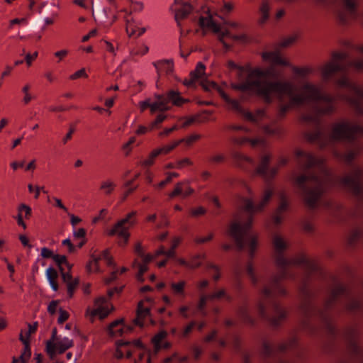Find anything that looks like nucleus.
<instances>
[{
  "label": "nucleus",
  "instance_id": "nucleus-1",
  "mask_svg": "<svg viewBox=\"0 0 363 363\" xmlns=\"http://www.w3.org/2000/svg\"><path fill=\"white\" fill-rule=\"evenodd\" d=\"M272 74V68H255L249 72L244 82L232 84L231 87L241 91H254L256 95L261 97L267 104L272 102L273 94L280 100H282L284 96H289V103L281 104L278 110L277 118L282 119L291 108L298 106V104L291 102V92L295 90V86L288 81L268 80V77Z\"/></svg>",
  "mask_w": 363,
  "mask_h": 363
},
{
  "label": "nucleus",
  "instance_id": "nucleus-2",
  "mask_svg": "<svg viewBox=\"0 0 363 363\" xmlns=\"http://www.w3.org/2000/svg\"><path fill=\"white\" fill-rule=\"evenodd\" d=\"M272 244L275 252L277 254L276 257V264L281 270L279 275L274 276L271 280L269 284L264 287L262 295L264 298L259 302V312L262 317L267 316L265 310V299L284 296L286 294L285 289L279 284V282L287 277L286 270L291 266L304 264V270L308 273L315 271L318 269L315 262L308 261L306 256L303 254L298 255L291 259H286L282 253L287 248L286 242L279 235L273 237Z\"/></svg>",
  "mask_w": 363,
  "mask_h": 363
},
{
  "label": "nucleus",
  "instance_id": "nucleus-3",
  "mask_svg": "<svg viewBox=\"0 0 363 363\" xmlns=\"http://www.w3.org/2000/svg\"><path fill=\"white\" fill-rule=\"evenodd\" d=\"M295 182L303 191L307 206L313 208L325 189L332 185V176L327 169L321 167L319 176L302 174L296 179Z\"/></svg>",
  "mask_w": 363,
  "mask_h": 363
},
{
  "label": "nucleus",
  "instance_id": "nucleus-4",
  "mask_svg": "<svg viewBox=\"0 0 363 363\" xmlns=\"http://www.w3.org/2000/svg\"><path fill=\"white\" fill-rule=\"evenodd\" d=\"M295 89H296L295 88ZM295 91L291 92L292 103L301 106L308 103L324 101L326 105L323 107L317 106V111L322 114H330L333 112L335 107L333 102L335 98L329 94H323L317 85L311 82H306L299 87L296 93H295Z\"/></svg>",
  "mask_w": 363,
  "mask_h": 363
},
{
  "label": "nucleus",
  "instance_id": "nucleus-5",
  "mask_svg": "<svg viewBox=\"0 0 363 363\" xmlns=\"http://www.w3.org/2000/svg\"><path fill=\"white\" fill-rule=\"evenodd\" d=\"M339 87L348 89L347 94H337L336 99L345 101L359 114H363V87L351 81L348 77L343 75L335 81Z\"/></svg>",
  "mask_w": 363,
  "mask_h": 363
},
{
  "label": "nucleus",
  "instance_id": "nucleus-6",
  "mask_svg": "<svg viewBox=\"0 0 363 363\" xmlns=\"http://www.w3.org/2000/svg\"><path fill=\"white\" fill-rule=\"evenodd\" d=\"M252 223V216L250 215L247 222L242 225L238 222L232 223L230 225L228 233L234 239L239 250L243 249L247 241L249 242L250 255L252 257L257 246L258 238L257 235H249Z\"/></svg>",
  "mask_w": 363,
  "mask_h": 363
},
{
  "label": "nucleus",
  "instance_id": "nucleus-7",
  "mask_svg": "<svg viewBox=\"0 0 363 363\" xmlns=\"http://www.w3.org/2000/svg\"><path fill=\"white\" fill-rule=\"evenodd\" d=\"M340 184L359 201H363V169L359 167L340 179Z\"/></svg>",
  "mask_w": 363,
  "mask_h": 363
},
{
  "label": "nucleus",
  "instance_id": "nucleus-8",
  "mask_svg": "<svg viewBox=\"0 0 363 363\" xmlns=\"http://www.w3.org/2000/svg\"><path fill=\"white\" fill-rule=\"evenodd\" d=\"M347 54L344 52H333L331 59L320 67L323 81H329L337 72L347 70L345 60Z\"/></svg>",
  "mask_w": 363,
  "mask_h": 363
},
{
  "label": "nucleus",
  "instance_id": "nucleus-9",
  "mask_svg": "<svg viewBox=\"0 0 363 363\" xmlns=\"http://www.w3.org/2000/svg\"><path fill=\"white\" fill-rule=\"evenodd\" d=\"M341 296H345L348 299V303L346 305L347 311L355 312L361 308V301L352 297L350 289L342 284H338L332 289L329 297L325 301V307L330 308Z\"/></svg>",
  "mask_w": 363,
  "mask_h": 363
},
{
  "label": "nucleus",
  "instance_id": "nucleus-10",
  "mask_svg": "<svg viewBox=\"0 0 363 363\" xmlns=\"http://www.w3.org/2000/svg\"><path fill=\"white\" fill-rule=\"evenodd\" d=\"M363 135V127L350 122L335 123L332 130L331 138L335 140H352Z\"/></svg>",
  "mask_w": 363,
  "mask_h": 363
},
{
  "label": "nucleus",
  "instance_id": "nucleus-11",
  "mask_svg": "<svg viewBox=\"0 0 363 363\" xmlns=\"http://www.w3.org/2000/svg\"><path fill=\"white\" fill-rule=\"evenodd\" d=\"M136 214V211H131L128 213L125 218L118 220L108 233L110 236L117 235L118 237L123 238V241L118 242L121 246H124L128 243L130 238L128 229L135 224L136 221L135 218Z\"/></svg>",
  "mask_w": 363,
  "mask_h": 363
},
{
  "label": "nucleus",
  "instance_id": "nucleus-12",
  "mask_svg": "<svg viewBox=\"0 0 363 363\" xmlns=\"http://www.w3.org/2000/svg\"><path fill=\"white\" fill-rule=\"evenodd\" d=\"M271 160V155H265L261 157L259 164L255 170V173L261 176L265 181H270L274 178L278 173L279 169L285 166L288 162L286 157H280L278 160L277 164L269 168V164Z\"/></svg>",
  "mask_w": 363,
  "mask_h": 363
},
{
  "label": "nucleus",
  "instance_id": "nucleus-13",
  "mask_svg": "<svg viewBox=\"0 0 363 363\" xmlns=\"http://www.w3.org/2000/svg\"><path fill=\"white\" fill-rule=\"evenodd\" d=\"M102 260L106 262L107 266L113 267V271L111 273L110 277L106 278L104 280L105 283L108 284L116 279L118 271L116 269V264L113 260V257L110 254V250L108 249H105L99 254H96V252L95 251L92 255V265L94 264V271L96 272H101L99 263Z\"/></svg>",
  "mask_w": 363,
  "mask_h": 363
},
{
  "label": "nucleus",
  "instance_id": "nucleus-14",
  "mask_svg": "<svg viewBox=\"0 0 363 363\" xmlns=\"http://www.w3.org/2000/svg\"><path fill=\"white\" fill-rule=\"evenodd\" d=\"M133 347L144 350L145 345L140 339L133 341H124L122 340L117 341L115 357L116 359H121L123 357V354L125 353L126 358H130L133 353Z\"/></svg>",
  "mask_w": 363,
  "mask_h": 363
},
{
  "label": "nucleus",
  "instance_id": "nucleus-15",
  "mask_svg": "<svg viewBox=\"0 0 363 363\" xmlns=\"http://www.w3.org/2000/svg\"><path fill=\"white\" fill-rule=\"evenodd\" d=\"M94 304L95 308L92 309V318H98L99 320H103L114 311L113 306L111 303H108L107 298L104 296L96 298Z\"/></svg>",
  "mask_w": 363,
  "mask_h": 363
},
{
  "label": "nucleus",
  "instance_id": "nucleus-16",
  "mask_svg": "<svg viewBox=\"0 0 363 363\" xmlns=\"http://www.w3.org/2000/svg\"><path fill=\"white\" fill-rule=\"evenodd\" d=\"M296 156L299 158L298 163L303 169H307L313 167H321L324 162L323 158H316L312 154L298 150Z\"/></svg>",
  "mask_w": 363,
  "mask_h": 363
},
{
  "label": "nucleus",
  "instance_id": "nucleus-17",
  "mask_svg": "<svg viewBox=\"0 0 363 363\" xmlns=\"http://www.w3.org/2000/svg\"><path fill=\"white\" fill-rule=\"evenodd\" d=\"M273 191L272 189H269L265 190L262 201L257 206H254L252 201L250 199H242L244 203V210L250 214L262 211L269 203Z\"/></svg>",
  "mask_w": 363,
  "mask_h": 363
},
{
  "label": "nucleus",
  "instance_id": "nucleus-18",
  "mask_svg": "<svg viewBox=\"0 0 363 363\" xmlns=\"http://www.w3.org/2000/svg\"><path fill=\"white\" fill-rule=\"evenodd\" d=\"M344 5L347 13L340 11L338 13V18L342 24L348 23L351 20L356 18V6L355 0H340Z\"/></svg>",
  "mask_w": 363,
  "mask_h": 363
},
{
  "label": "nucleus",
  "instance_id": "nucleus-19",
  "mask_svg": "<svg viewBox=\"0 0 363 363\" xmlns=\"http://www.w3.org/2000/svg\"><path fill=\"white\" fill-rule=\"evenodd\" d=\"M206 67L201 62L197 63L195 69L189 73V78L183 81V84L188 87H194L196 81L205 74Z\"/></svg>",
  "mask_w": 363,
  "mask_h": 363
},
{
  "label": "nucleus",
  "instance_id": "nucleus-20",
  "mask_svg": "<svg viewBox=\"0 0 363 363\" xmlns=\"http://www.w3.org/2000/svg\"><path fill=\"white\" fill-rule=\"evenodd\" d=\"M262 57L264 60L269 61L275 65L291 66L289 61L282 57L279 52H264L262 53Z\"/></svg>",
  "mask_w": 363,
  "mask_h": 363
},
{
  "label": "nucleus",
  "instance_id": "nucleus-21",
  "mask_svg": "<svg viewBox=\"0 0 363 363\" xmlns=\"http://www.w3.org/2000/svg\"><path fill=\"white\" fill-rule=\"evenodd\" d=\"M144 302L140 301L137 306L136 317L133 322L135 325L143 327L145 318L150 315V309L149 307H144Z\"/></svg>",
  "mask_w": 363,
  "mask_h": 363
},
{
  "label": "nucleus",
  "instance_id": "nucleus-22",
  "mask_svg": "<svg viewBox=\"0 0 363 363\" xmlns=\"http://www.w3.org/2000/svg\"><path fill=\"white\" fill-rule=\"evenodd\" d=\"M123 318L115 320L114 321L111 322L108 327L109 335L111 336H121L124 332H131L133 330V327L131 326L120 327L118 330H114V328L123 325Z\"/></svg>",
  "mask_w": 363,
  "mask_h": 363
},
{
  "label": "nucleus",
  "instance_id": "nucleus-23",
  "mask_svg": "<svg viewBox=\"0 0 363 363\" xmlns=\"http://www.w3.org/2000/svg\"><path fill=\"white\" fill-rule=\"evenodd\" d=\"M157 101L152 103L151 105V113H154L156 111H166L169 110L167 98L162 95H156Z\"/></svg>",
  "mask_w": 363,
  "mask_h": 363
},
{
  "label": "nucleus",
  "instance_id": "nucleus-24",
  "mask_svg": "<svg viewBox=\"0 0 363 363\" xmlns=\"http://www.w3.org/2000/svg\"><path fill=\"white\" fill-rule=\"evenodd\" d=\"M272 310L274 315L270 319L273 325H278L286 317V311L281 308L277 303L272 304Z\"/></svg>",
  "mask_w": 363,
  "mask_h": 363
},
{
  "label": "nucleus",
  "instance_id": "nucleus-25",
  "mask_svg": "<svg viewBox=\"0 0 363 363\" xmlns=\"http://www.w3.org/2000/svg\"><path fill=\"white\" fill-rule=\"evenodd\" d=\"M225 37H227L230 40H238L242 43H247L249 41V39L245 34L232 35L228 31L223 32L220 36V41L223 43V46L227 49H228L230 46L225 42Z\"/></svg>",
  "mask_w": 363,
  "mask_h": 363
},
{
  "label": "nucleus",
  "instance_id": "nucleus-26",
  "mask_svg": "<svg viewBox=\"0 0 363 363\" xmlns=\"http://www.w3.org/2000/svg\"><path fill=\"white\" fill-rule=\"evenodd\" d=\"M192 11V6L187 3L182 4L181 7L175 11V20L179 25V21L186 18Z\"/></svg>",
  "mask_w": 363,
  "mask_h": 363
},
{
  "label": "nucleus",
  "instance_id": "nucleus-27",
  "mask_svg": "<svg viewBox=\"0 0 363 363\" xmlns=\"http://www.w3.org/2000/svg\"><path fill=\"white\" fill-rule=\"evenodd\" d=\"M360 241H363V230L360 228L352 230L348 235L347 244L354 246Z\"/></svg>",
  "mask_w": 363,
  "mask_h": 363
},
{
  "label": "nucleus",
  "instance_id": "nucleus-28",
  "mask_svg": "<svg viewBox=\"0 0 363 363\" xmlns=\"http://www.w3.org/2000/svg\"><path fill=\"white\" fill-rule=\"evenodd\" d=\"M57 330L56 328H52L51 337L46 342V352L49 354L50 358L55 354V341L57 340Z\"/></svg>",
  "mask_w": 363,
  "mask_h": 363
},
{
  "label": "nucleus",
  "instance_id": "nucleus-29",
  "mask_svg": "<svg viewBox=\"0 0 363 363\" xmlns=\"http://www.w3.org/2000/svg\"><path fill=\"white\" fill-rule=\"evenodd\" d=\"M232 157L234 161L237 163L240 167H244L245 164H249L251 165L254 164L253 160L252 158L245 155L244 154L240 152H235L232 154Z\"/></svg>",
  "mask_w": 363,
  "mask_h": 363
},
{
  "label": "nucleus",
  "instance_id": "nucleus-30",
  "mask_svg": "<svg viewBox=\"0 0 363 363\" xmlns=\"http://www.w3.org/2000/svg\"><path fill=\"white\" fill-rule=\"evenodd\" d=\"M167 337V332L162 330L155 334L151 339V342L154 346V352L155 354L160 351V345L162 341Z\"/></svg>",
  "mask_w": 363,
  "mask_h": 363
},
{
  "label": "nucleus",
  "instance_id": "nucleus-31",
  "mask_svg": "<svg viewBox=\"0 0 363 363\" xmlns=\"http://www.w3.org/2000/svg\"><path fill=\"white\" fill-rule=\"evenodd\" d=\"M218 93L220 96L222 97V99L228 104H229L232 108L239 113H242V108L241 106L240 105V103L238 101L235 99H231L228 95L223 91V89H218Z\"/></svg>",
  "mask_w": 363,
  "mask_h": 363
},
{
  "label": "nucleus",
  "instance_id": "nucleus-32",
  "mask_svg": "<svg viewBox=\"0 0 363 363\" xmlns=\"http://www.w3.org/2000/svg\"><path fill=\"white\" fill-rule=\"evenodd\" d=\"M269 4L267 0H262L259 8L261 18L259 20L260 24H264L269 18Z\"/></svg>",
  "mask_w": 363,
  "mask_h": 363
},
{
  "label": "nucleus",
  "instance_id": "nucleus-33",
  "mask_svg": "<svg viewBox=\"0 0 363 363\" xmlns=\"http://www.w3.org/2000/svg\"><path fill=\"white\" fill-rule=\"evenodd\" d=\"M362 147L360 145L356 146L353 150L348 151L342 156L344 161L347 164H350L356 157L362 152Z\"/></svg>",
  "mask_w": 363,
  "mask_h": 363
},
{
  "label": "nucleus",
  "instance_id": "nucleus-34",
  "mask_svg": "<svg viewBox=\"0 0 363 363\" xmlns=\"http://www.w3.org/2000/svg\"><path fill=\"white\" fill-rule=\"evenodd\" d=\"M167 99L168 101H172L173 104L177 106H180L184 103L188 101L187 99H184V98L180 96L179 92H176L174 91H171L169 92Z\"/></svg>",
  "mask_w": 363,
  "mask_h": 363
},
{
  "label": "nucleus",
  "instance_id": "nucleus-35",
  "mask_svg": "<svg viewBox=\"0 0 363 363\" xmlns=\"http://www.w3.org/2000/svg\"><path fill=\"white\" fill-rule=\"evenodd\" d=\"M185 286L186 282L184 281H179L177 283L172 282L170 284L172 293L177 296H184Z\"/></svg>",
  "mask_w": 363,
  "mask_h": 363
},
{
  "label": "nucleus",
  "instance_id": "nucleus-36",
  "mask_svg": "<svg viewBox=\"0 0 363 363\" xmlns=\"http://www.w3.org/2000/svg\"><path fill=\"white\" fill-rule=\"evenodd\" d=\"M160 155L156 149L151 151L147 159L142 160L139 162V165L143 167H149L154 164L155 160Z\"/></svg>",
  "mask_w": 363,
  "mask_h": 363
},
{
  "label": "nucleus",
  "instance_id": "nucleus-37",
  "mask_svg": "<svg viewBox=\"0 0 363 363\" xmlns=\"http://www.w3.org/2000/svg\"><path fill=\"white\" fill-rule=\"evenodd\" d=\"M179 145L178 140H174L169 143L167 145H165L161 147L157 148V151L158 154L166 155L171 152L173 150H174Z\"/></svg>",
  "mask_w": 363,
  "mask_h": 363
},
{
  "label": "nucleus",
  "instance_id": "nucleus-38",
  "mask_svg": "<svg viewBox=\"0 0 363 363\" xmlns=\"http://www.w3.org/2000/svg\"><path fill=\"white\" fill-rule=\"evenodd\" d=\"M221 298H225L228 302L232 301V297L227 294L224 289H219L216 292L208 294V299L211 301L220 299Z\"/></svg>",
  "mask_w": 363,
  "mask_h": 363
},
{
  "label": "nucleus",
  "instance_id": "nucleus-39",
  "mask_svg": "<svg viewBox=\"0 0 363 363\" xmlns=\"http://www.w3.org/2000/svg\"><path fill=\"white\" fill-rule=\"evenodd\" d=\"M345 64L347 66V70L350 67H353L357 72H363V60H349L347 56Z\"/></svg>",
  "mask_w": 363,
  "mask_h": 363
},
{
  "label": "nucleus",
  "instance_id": "nucleus-40",
  "mask_svg": "<svg viewBox=\"0 0 363 363\" xmlns=\"http://www.w3.org/2000/svg\"><path fill=\"white\" fill-rule=\"evenodd\" d=\"M157 67L160 70L165 72L167 74H172L174 71V64L170 60H162L157 62Z\"/></svg>",
  "mask_w": 363,
  "mask_h": 363
},
{
  "label": "nucleus",
  "instance_id": "nucleus-41",
  "mask_svg": "<svg viewBox=\"0 0 363 363\" xmlns=\"http://www.w3.org/2000/svg\"><path fill=\"white\" fill-rule=\"evenodd\" d=\"M323 115L317 111V107L315 108V113H307L302 115L301 121L306 123H314L318 124L320 122L319 116Z\"/></svg>",
  "mask_w": 363,
  "mask_h": 363
},
{
  "label": "nucleus",
  "instance_id": "nucleus-42",
  "mask_svg": "<svg viewBox=\"0 0 363 363\" xmlns=\"http://www.w3.org/2000/svg\"><path fill=\"white\" fill-rule=\"evenodd\" d=\"M201 138V135L199 134H191L184 138L178 140L179 145L184 143L187 146L192 145L194 143L197 142Z\"/></svg>",
  "mask_w": 363,
  "mask_h": 363
},
{
  "label": "nucleus",
  "instance_id": "nucleus-43",
  "mask_svg": "<svg viewBox=\"0 0 363 363\" xmlns=\"http://www.w3.org/2000/svg\"><path fill=\"white\" fill-rule=\"evenodd\" d=\"M292 71L296 75L306 77L313 72V69L310 67H299L294 66L292 67Z\"/></svg>",
  "mask_w": 363,
  "mask_h": 363
},
{
  "label": "nucleus",
  "instance_id": "nucleus-44",
  "mask_svg": "<svg viewBox=\"0 0 363 363\" xmlns=\"http://www.w3.org/2000/svg\"><path fill=\"white\" fill-rule=\"evenodd\" d=\"M237 315L240 317L243 321L246 323H252V318L247 313V308L245 306H242L238 308L237 311Z\"/></svg>",
  "mask_w": 363,
  "mask_h": 363
},
{
  "label": "nucleus",
  "instance_id": "nucleus-45",
  "mask_svg": "<svg viewBox=\"0 0 363 363\" xmlns=\"http://www.w3.org/2000/svg\"><path fill=\"white\" fill-rule=\"evenodd\" d=\"M297 39H298V35L296 34L289 35V36L284 38L283 40H281L279 43V46L280 48H287V47L291 45L292 44H294L296 41Z\"/></svg>",
  "mask_w": 363,
  "mask_h": 363
},
{
  "label": "nucleus",
  "instance_id": "nucleus-46",
  "mask_svg": "<svg viewBox=\"0 0 363 363\" xmlns=\"http://www.w3.org/2000/svg\"><path fill=\"white\" fill-rule=\"evenodd\" d=\"M79 284V278L76 277L74 279L73 281L69 282L67 284V294H68V297L69 298H72L73 297L74 291H75L76 288L78 286Z\"/></svg>",
  "mask_w": 363,
  "mask_h": 363
},
{
  "label": "nucleus",
  "instance_id": "nucleus-47",
  "mask_svg": "<svg viewBox=\"0 0 363 363\" xmlns=\"http://www.w3.org/2000/svg\"><path fill=\"white\" fill-rule=\"evenodd\" d=\"M126 32L130 37L134 35L140 36L145 32V29L143 28L142 30H138V33H137V30L135 28L133 23H128L126 26Z\"/></svg>",
  "mask_w": 363,
  "mask_h": 363
},
{
  "label": "nucleus",
  "instance_id": "nucleus-48",
  "mask_svg": "<svg viewBox=\"0 0 363 363\" xmlns=\"http://www.w3.org/2000/svg\"><path fill=\"white\" fill-rule=\"evenodd\" d=\"M288 206V201L286 196L284 192L280 194V203L277 208V213H281L286 211Z\"/></svg>",
  "mask_w": 363,
  "mask_h": 363
},
{
  "label": "nucleus",
  "instance_id": "nucleus-49",
  "mask_svg": "<svg viewBox=\"0 0 363 363\" xmlns=\"http://www.w3.org/2000/svg\"><path fill=\"white\" fill-rule=\"evenodd\" d=\"M177 169H182L186 167H190L194 164L192 160L189 157H184L181 160H177Z\"/></svg>",
  "mask_w": 363,
  "mask_h": 363
},
{
  "label": "nucleus",
  "instance_id": "nucleus-50",
  "mask_svg": "<svg viewBox=\"0 0 363 363\" xmlns=\"http://www.w3.org/2000/svg\"><path fill=\"white\" fill-rule=\"evenodd\" d=\"M184 184V182H177L175 184L174 190L169 194V197L172 199L182 194Z\"/></svg>",
  "mask_w": 363,
  "mask_h": 363
},
{
  "label": "nucleus",
  "instance_id": "nucleus-51",
  "mask_svg": "<svg viewBox=\"0 0 363 363\" xmlns=\"http://www.w3.org/2000/svg\"><path fill=\"white\" fill-rule=\"evenodd\" d=\"M201 86L206 91H210L211 89H213L218 91L219 89H222L216 82L209 81H201Z\"/></svg>",
  "mask_w": 363,
  "mask_h": 363
},
{
  "label": "nucleus",
  "instance_id": "nucleus-52",
  "mask_svg": "<svg viewBox=\"0 0 363 363\" xmlns=\"http://www.w3.org/2000/svg\"><path fill=\"white\" fill-rule=\"evenodd\" d=\"M89 77L88 74L86 72V69L84 68H82L79 70L75 72L74 74L69 76V79L75 80L79 78H85L87 79Z\"/></svg>",
  "mask_w": 363,
  "mask_h": 363
},
{
  "label": "nucleus",
  "instance_id": "nucleus-53",
  "mask_svg": "<svg viewBox=\"0 0 363 363\" xmlns=\"http://www.w3.org/2000/svg\"><path fill=\"white\" fill-rule=\"evenodd\" d=\"M23 211H25V216H24L25 218L27 220L30 219L32 216L31 208L27 204L21 203L18 206V211L22 212Z\"/></svg>",
  "mask_w": 363,
  "mask_h": 363
},
{
  "label": "nucleus",
  "instance_id": "nucleus-54",
  "mask_svg": "<svg viewBox=\"0 0 363 363\" xmlns=\"http://www.w3.org/2000/svg\"><path fill=\"white\" fill-rule=\"evenodd\" d=\"M114 184L110 181L104 182L101 184L100 189L104 191L106 195L110 194L114 189Z\"/></svg>",
  "mask_w": 363,
  "mask_h": 363
},
{
  "label": "nucleus",
  "instance_id": "nucleus-55",
  "mask_svg": "<svg viewBox=\"0 0 363 363\" xmlns=\"http://www.w3.org/2000/svg\"><path fill=\"white\" fill-rule=\"evenodd\" d=\"M323 136V134L320 131L318 130L314 133H309L306 135V139L311 142H316L319 141Z\"/></svg>",
  "mask_w": 363,
  "mask_h": 363
},
{
  "label": "nucleus",
  "instance_id": "nucleus-56",
  "mask_svg": "<svg viewBox=\"0 0 363 363\" xmlns=\"http://www.w3.org/2000/svg\"><path fill=\"white\" fill-rule=\"evenodd\" d=\"M108 211L106 208H103L100 211L99 216H95L92 218V223H96L100 221L105 220L107 216H108Z\"/></svg>",
  "mask_w": 363,
  "mask_h": 363
},
{
  "label": "nucleus",
  "instance_id": "nucleus-57",
  "mask_svg": "<svg viewBox=\"0 0 363 363\" xmlns=\"http://www.w3.org/2000/svg\"><path fill=\"white\" fill-rule=\"evenodd\" d=\"M247 274L250 277L252 283L255 285L257 284L258 282V279L255 274L253 266L251 262L248 263V264H247Z\"/></svg>",
  "mask_w": 363,
  "mask_h": 363
},
{
  "label": "nucleus",
  "instance_id": "nucleus-58",
  "mask_svg": "<svg viewBox=\"0 0 363 363\" xmlns=\"http://www.w3.org/2000/svg\"><path fill=\"white\" fill-rule=\"evenodd\" d=\"M60 315L57 319L58 324H62L64 322L68 320L69 317V313L64 310L62 308L59 309Z\"/></svg>",
  "mask_w": 363,
  "mask_h": 363
},
{
  "label": "nucleus",
  "instance_id": "nucleus-59",
  "mask_svg": "<svg viewBox=\"0 0 363 363\" xmlns=\"http://www.w3.org/2000/svg\"><path fill=\"white\" fill-rule=\"evenodd\" d=\"M211 18H212V17L211 16H209L208 17L201 16L199 18V24L200 27L202 28H208L209 26H211Z\"/></svg>",
  "mask_w": 363,
  "mask_h": 363
},
{
  "label": "nucleus",
  "instance_id": "nucleus-60",
  "mask_svg": "<svg viewBox=\"0 0 363 363\" xmlns=\"http://www.w3.org/2000/svg\"><path fill=\"white\" fill-rule=\"evenodd\" d=\"M56 254H54L53 251L48 247H43L41 249V257L44 259H52Z\"/></svg>",
  "mask_w": 363,
  "mask_h": 363
},
{
  "label": "nucleus",
  "instance_id": "nucleus-61",
  "mask_svg": "<svg viewBox=\"0 0 363 363\" xmlns=\"http://www.w3.org/2000/svg\"><path fill=\"white\" fill-rule=\"evenodd\" d=\"M29 90H30L29 84H26L22 89V91L25 94V96H24V98L23 100V103L25 104H28L32 99V97L29 93Z\"/></svg>",
  "mask_w": 363,
  "mask_h": 363
},
{
  "label": "nucleus",
  "instance_id": "nucleus-62",
  "mask_svg": "<svg viewBox=\"0 0 363 363\" xmlns=\"http://www.w3.org/2000/svg\"><path fill=\"white\" fill-rule=\"evenodd\" d=\"M137 266L138 272L145 274L148 270V265L145 263H139L138 259H135L133 262V267Z\"/></svg>",
  "mask_w": 363,
  "mask_h": 363
},
{
  "label": "nucleus",
  "instance_id": "nucleus-63",
  "mask_svg": "<svg viewBox=\"0 0 363 363\" xmlns=\"http://www.w3.org/2000/svg\"><path fill=\"white\" fill-rule=\"evenodd\" d=\"M224 160H225V157L222 154L213 155L208 159L209 162H211L212 164H220V163L223 162Z\"/></svg>",
  "mask_w": 363,
  "mask_h": 363
},
{
  "label": "nucleus",
  "instance_id": "nucleus-64",
  "mask_svg": "<svg viewBox=\"0 0 363 363\" xmlns=\"http://www.w3.org/2000/svg\"><path fill=\"white\" fill-rule=\"evenodd\" d=\"M206 210L205 209V208H203L202 206H199L198 208H193L190 211L191 215L193 217H198L199 216L204 215L206 213Z\"/></svg>",
  "mask_w": 363,
  "mask_h": 363
}]
</instances>
